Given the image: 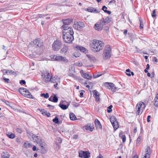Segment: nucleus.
I'll list each match as a JSON object with an SVG mask.
<instances>
[{
    "label": "nucleus",
    "instance_id": "1",
    "mask_svg": "<svg viewBox=\"0 0 158 158\" xmlns=\"http://www.w3.org/2000/svg\"><path fill=\"white\" fill-rule=\"evenodd\" d=\"M90 45L91 47L94 49V51L98 52L103 49L104 44L102 42L94 39Z\"/></svg>",
    "mask_w": 158,
    "mask_h": 158
},
{
    "label": "nucleus",
    "instance_id": "2",
    "mask_svg": "<svg viewBox=\"0 0 158 158\" xmlns=\"http://www.w3.org/2000/svg\"><path fill=\"white\" fill-rule=\"evenodd\" d=\"M31 44L33 47L38 48L40 51L43 49V41L40 39H36L32 41Z\"/></svg>",
    "mask_w": 158,
    "mask_h": 158
},
{
    "label": "nucleus",
    "instance_id": "3",
    "mask_svg": "<svg viewBox=\"0 0 158 158\" xmlns=\"http://www.w3.org/2000/svg\"><path fill=\"white\" fill-rule=\"evenodd\" d=\"M61 28L63 29V35H64V34L65 35L67 34L73 35L74 32L71 27H70L68 26L63 25Z\"/></svg>",
    "mask_w": 158,
    "mask_h": 158
},
{
    "label": "nucleus",
    "instance_id": "4",
    "mask_svg": "<svg viewBox=\"0 0 158 158\" xmlns=\"http://www.w3.org/2000/svg\"><path fill=\"white\" fill-rule=\"evenodd\" d=\"M111 49L110 46L107 45L104 50L103 55L104 59H106L110 58L111 56Z\"/></svg>",
    "mask_w": 158,
    "mask_h": 158
},
{
    "label": "nucleus",
    "instance_id": "5",
    "mask_svg": "<svg viewBox=\"0 0 158 158\" xmlns=\"http://www.w3.org/2000/svg\"><path fill=\"white\" fill-rule=\"evenodd\" d=\"M62 43L61 41L57 40L52 44V49L55 51H59L61 48Z\"/></svg>",
    "mask_w": 158,
    "mask_h": 158
},
{
    "label": "nucleus",
    "instance_id": "6",
    "mask_svg": "<svg viewBox=\"0 0 158 158\" xmlns=\"http://www.w3.org/2000/svg\"><path fill=\"white\" fill-rule=\"evenodd\" d=\"M145 107V104L142 102L138 103L136 105V109L137 110L136 114L138 115L141 114Z\"/></svg>",
    "mask_w": 158,
    "mask_h": 158
},
{
    "label": "nucleus",
    "instance_id": "7",
    "mask_svg": "<svg viewBox=\"0 0 158 158\" xmlns=\"http://www.w3.org/2000/svg\"><path fill=\"white\" fill-rule=\"evenodd\" d=\"M19 91L20 94L25 97L28 98H32V96L31 93L26 88H21L19 89Z\"/></svg>",
    "mask_w": 158,
    "mask_h": 158
},
{
    "label": "nucleus",
    "instance_id": "8",
    "mask_svg": "<svg viewBox=\"0 0 158 158\" xmlns=\"http://www.w3.org/2000/svg\"><path fill=\"white\" fill-rule=\"evenodd\" d=\"M63 39L65 42L69 44L72 43L74 39L73 35L70 34L63 35Z\"/></svg>",
    "mask_w": 158,
    "mask_h": 158
},
{
    "label": "nucleus",
    "instance_id": "9",
    "mask_svg": "<svg viewBox=\"0 0 158 158\" xmlns=\"http://www.w3.org/2000/svg\"><path fill=\"white\" fill-rule=\"evenodd\" d=\"M51 58L52 59H53L54 60L59 61H62L65 63H67L68 62V60L66 57L62 56H57L56 55H53L51 56Z\"/></svg>",
    "mask_w": 158,
    "mask_h": 158
},
{
    "label": "nucleus",
    "instance_id": "10",
    "mask_svg": "<svg viewBox=\"0 0 158 158\" xmlns=\"http://www.w3.org/2000/svg\"><path fill=\"white\" fill-rule=\"evenodd\" d=\"M110 120L114 130H117L118 127V124L116 118L114 116L110 117Z\"/></svg>",
    "mask_w": 158,
    "mask_h": 158
},
{
    "label": "nucleus",
    "instance_id": "11",
    "mask_svg": "<svg viewBox=\"0 0 158 158\" xmlns=\"http://www.w3.org/2000/svg\"><path fill=\"white\" fill-rule=\"evenodd\" d=\"M105 85L106 87H107L109 89L111 90L113 92H115L118 89V87L112 83L106 82L105 83Z\"/></svg>",
    "mask_w": 158,
    "mask_h": 158
},
{
    "label": "nucleus",
    "instance_id": "12",
    "mask_svg": "<svg viewBox=\"0 0 158 158\" xmlns=\"http://www.w3.org/2000/svg\"><path fill=\"white\" fill-rule=\"evenodd\" d=\"M85 27V24L82 22H77L73 25V27L76 29L79 30L83 29Z\"/></svg>",
    "mask_w": 158,
    "mask_h": 158
},
{
    "label": "nucleus",
    "instance_id": "13",
    "mask_svg": "<svg viewBox=\"0 0 158 158\" xmlns=\"http://www.w3.org/2000/svg\"><path fill=\"white\" fill-rule=\"evenodd\" d=\"M39 145H40V148L42 152L43 153H45L46 152V149L47 148V145L46 143L41 140V142H40L39 143Z\"/></svg>",
    "mask_w": 158,
    "mask_h": 158
},
{
    "label": "nucleus",
    "instance_id": "14",
    "mask_svg": "<svg viewBox=\"0 0 158 158\" xmlns=\"http://www.w3.org/2000/svg\"><path fill=\"white\" fill-rule=\"evenodd\" d=\"M90 153L88 151H81L79 153V156L81 158H88L90 157Z\"/></svg>",
    "mask_w": 158,
    "mask_h": 158
},
{
    "label": "nucleus",
    "instance_id": "15",
    "mask_svg": "<svg viewBox=\"0 0 158 158\" xmlns=\"http://www.w3.org/2000/svg\"><path fill=\"white\" fill-rule=\"evenodd\" d=\"M80 73L83 78L89 80L91 79V75L89 73L84 72L82 70H81Z\"/></svg>",
    "mask_w": 158,
    "mask_h": 158
},
{
    "label": "nucleus",
    "instance_id": "16",
    "mask_svg": "<svg viewBox=\"0 0 158 158\" xmlns=\"http://www.w3.org/2000/svg\"><path fill=\"white\" fill-rule=\"evenodd\" d=\"M42 76L43 78L44 81L46 82H48L49 81V80L51 76L49 73H44L42 74Z\"/></svg>",
    "mask_w": 158,
    "mask_h": 158
},
{
    "label": "nucleus",
    "instance_id": "17",
    "mask_svg": "<svg viewBox=\"0 0 158 158\" xmlns=\"http://www.w3.org/2000/svg\"><path fill=\"white\" fill-rule=\"evenodd\" d=\"M31 137L34 141L37 143H39V142L41 141V138L40 136L32 134L31 135Z\"/></svg>",
    "mask_w": 158,
    "mask_h": 158
},
{
    "label": "nucleus",
    "instance_id": "18",
    "mask_svg": "<svg viewBox=\"0 0 158 158\" xmlns=\"http://www.w3.org/2000/svg\"><path fill=\"white\" fill-rule=\"evenodd\" d=\"M109 19L108 17L105 18H102L100 21L99 23L103 27L104 25L107 24L109 23Z\"/></svg>",
    "mask_w": 158,
    "mask_h": 158
},
{
    "label": "nucleus",
    "instance_id": "19",
    "mask_svg": "<svg viewBox=\"0 0 158 158\" xmlns=\"http://www.w3.org/2000/svg\"><path fill=\"white\" fill-rule=\"evenodd\" d=\"M94 94V97L95 98V100L97 102H98L99 101V93L96 90H94L93 92Z\"/></svg>",
    "mask_w": 158,
    "mask_h": 158
},
{
    "label": "nucleus",
    "instance_id": "20",
    "mask_svg": "<svg viewBox=\"0 0 158 158\" xmlns=\"http://www.w3.org/2000/svg\"><path fill=\"white\" fill-rule=\"evenodd\" d=\"M84 128H85L87 131L89 130L92 131L94 128L93 125L91 126V125L89 123L85 125L84 127Z\"/></svg>",
    "mask_w": 158,
    "mask_h": 158
},
{
    "label": "nucleus",
    "instance_id": "21",
    "mask_svg": "<svg viewBox=\"0 0 158 158\" xmlns=\"http://www.w3.org/2000/svg\"><path fill=\"white\" fill-rule=\"evenodd\" d=\"M62 21L64 24L63 25L68 26V25L70 24L71 23L73 22V19H63Z\"/></svg>",
    "mask_w": 158,
    "mask_h": 158
},
{
    "label": "nucleus",
    "instance_id": "22",
    "mask_svg": "<svg viewBox=\"0 0 158 158\" xmlns=\"http://www.w3.org/2000/svg\"><path fill=\"white\" fill-rule=\"evenodd\" d=\"M68 49V46L66 44H64L63 47L61 49L60 52L61 54H64L66 53Z\"/></svg>",
    "mask_w": 158,
    "mask_h": 158
},
{
    "label": "nucleus",
    "instance_id": "23",
    "mask_svg": "<svg viewBox=\"0 0 158 158\" xmlns=\"http://www.w3.org/2000/svg\"><path fill=\"white\" fill-rule=\"evenodd\" d=\"M151 154V149L149 146H148L145 149L144 155L150 157Z\"/></svg>",
    "mask_w": 158,
    "mask_h": 158
},
{
    "label": "nucleus",
    "instance_id": "24",
    "mask_svg": "<svg viewBox=\"0 0 158 158\" xmlns=\"http://www.w3.org/2000/svg\"><path fill=\"white\" fill-rule=\"evenodd\" d=\"M94 123L95 127H96L97 129L102 128V126L100 122L98 119H95L94 121Z\"/></svg>",
    "mask_w": 158,
    "mask_h": 158
},
{
    "label": "nucleus",
    "instance_id": "25",
    "mask_svg": "<svg viewBox=\"0 0 158 158\" xmlns=\"http://www.w3.org/2000/svg\"><path fill=\"white\" fill-rule=\"evenodd\" d=\"M103 26L99 23H96L94 25L95 29L98 31H101L102 29Z\"/></svg>",
    "mask_w": 158,
    "mask_h": 158
},
{
    "label": "nucleus",
    "instance_id": "26",
    "mask_svg": "<svg viewBox=\"0 0 158 158\" xmlns=\"http://www.w3.org/2000/svg\"><path fill=\"white\" fill-rule=\"evenodd\" d=\"M154 105L155 106H158V94L156 95L154 99Z\"/></svg>",
    "mask_w": 158,
    "mask_h": 158
},
{
    "label": "nucleus",
    "instance_id": "27",
    "mask_svg": "<svg viewBox=\"0 0 158 158\" xmlns=\"http://www.w3.org/2000/svg\"><path fill=\"white\" fill-rule=\"evenodd\" d=\"M59 106L63 110H66L68 107V106L61 104V102L59 105Z\"/></svg>",
    "mask_w": 158,
    "mask_h": 158
},
{
    "label": "nucleus",
    "instance_id": "28",
    "mask_svg": "<svg viewBox=\"0 0 158 158\" xmlns=\"http://www.w3.org/2000/svg\"><path fill=\"white\" fill-rule=\"evenodd\" d=\"M2 158H9L10 155L9 153L7 152H3L2 154Z\"/></svg>",
    "mask_w": 158,
    "mask_h": 158
},
{
    "label": "nucleus",
    "instance_id": "29",
    "mask_svg": "<svg viewBox=\"0 0 158 158\" xmlns=\"http://www.w3.org/2000/svg\"><path fill=\"white\" fill-rule=\"evenodd\" d=\"M119 136L122 139L123 143L125 142L126 137L125 135H123L122 133H120L119 134Z\"/></svg>",
    "mask_w": 158,
    "mask_h": 158
},
{
    "label": "nucleus",
    "instance_id": "30",
    "mask_svg": "<svg viewBox=\"0 0 158 158\" xmlns=\"http://www.w3.org/2000/svg\"><path fill=\"white\" fill-rule=\"evenodd\" d=\"M107 9V7L105 6H104L102 7V10H103L105 12L108 13L109 15H110L111 13V12L110 11L107 10H106Z\"/></svg>",
    "mask_w": 158,
    "mask_h": 158
},
{
    "label": "nucleus",
    "instance_id": "31",
    "mask_svg": "<svg viewBox=\"0 0 158 158\" xmlns=\"http://www.w3.org/2000/svg\"><path fill=\"white\" fill-rule=\"evenodd\" d=\"M70 118L72 120H74L76 118V117L74 114L71 113L70 114Z\"/></svg>",
    "mask_w": 158,
    "mask_h": 158
},
{
    "label": "nucleus",
    "instance_id": "32",
    "mask_svg": "<svg viewBox=\"0 0 158 158\" xmlns=\"http://www.w3.org/2000/svg\"><path fill=\"white\" fill-rule=\"evenodd\" d=\"M6 135L10 139H13L15 137V134L12 133H8V134H6Z\"/></svg>",
    "mask_w": 158,
    "mask_h": 158
},
{
    "label": "nucleus",
    "instance_id": "33",
    "mask_svg": "<svg viewBox=\"0 0 158 158\" xmlns=\"http://www.w3.org/2000/svg\"><path fill=\"white\" fill-rule=\"evenodd\" d=\"M51 78H50L49 80V81L51 82L52 83H55L56 82V78L55 77H53V76L51 77Z\"/></svg>",
    "mask_w": 158,
    "mask_h": 158
},
{
    "label": "nucleus",
    "instance_id": "34",
    "mask_svg": "<svg viewBox=\"0 0 158 158\" xmlns=\"http://www.w3.org/2000/svg\"><path fill=\"white\" fill-rule=\"evenodd\" d=\"M76 48L79 50H80L82 52H84L85 51V48L80 46H78L76 47Z\"/></svg>",
    "mask_w": 158,
    "mask_h": 158
},
{
    "label": "nucleus",
    "instance_id": "35",
    "mask_svg": "<svg viewBox=\"0 0 158 158\" xmlns=\"http://www.w3.org/2000/svg\"><path fill=\"white\" fill-rule=\"evenodd\" d=\"M52 102H56L58 101V98L56 95H54L52 97Z\"/></svg>",
    "mask_w": 158,
    "mask_h": 158
},
{
    "label": "nucleus",
    "instance_id": "36",
    "mask_svg": "<svg viewBox=\"0 0 158 158\" xmlns=\"http://www.w3.org/2000/svg\"><path fill=\"white\" fill-rule=\"evenodd\" d=\"M9 71V70L8 69H3L2 70V72L3 73V75H5L7 74V75H8V72Z\"/></svg>",
    "mask_w": 158,
    "mask_h": 158
},
{
    "label": "nucleus",
    "instance_id": "37",
    "mask_svg": "<svg viewBox=\"0 0 158 158\" xmlns=\"http://www.w3.org/2000/svg\"><path fill=\"white\" fill-rule=\"evenodd\" d=\"M141 137L139 136L136 140V145L138 146L140 143Z\"/></svg>",
    "mask_w": 158,
    "mask_h": 158
},
{
    "label": "nucleus",
    "instance_id": "38",
    "mask_svg": "<svg viewBox=\"0 0 158 158\" xmlns=\"http://www.w3.org/2000/svg\"><path fill=\"white\" fill-rule=\"evenodd\" d=\"M41 96L45 98H47L49 97V94L48 93H46V94L43 93L41 94Z\"/></svg>",
    "mask_w": 158,
    "mask_h": 158
},
{
    "label": "nucleus",
    "instance_id": "39",
    "mask_svg": "<svg viewBox=\"0 0 158 158\" xmlns=\"http://www.w3.org/2000/svg\"><path fill=\"white\" fill-rule=\"evenodd\" d=\"M52 121L53 122L55 123H57L59 122V119L57 117H56L53 119Z\"/></svg>",
    "mask_w": 158,
    "mask_h": 158
},
{
    "label": "nucleus",
    "instance_id": "40",
    "mask_svg": "<svg viewBox=\"0 0 158 158\" xmlns=\"http://www.w3.org/2000/svg\"><path fill=\"white\" fill-rule=\"evenodd\" d=\"M112 105H111L108 107V109L107 110V112L109 113H110L112 111Z\"/></svg>",
    "mask_w": 158,
    "mask_h": 158
},
{
    "label": "nucleus",
    "instance_id": "41",
    "mask_svg": "<svg viewBox=\"0 0 158 158\" xmlns=\"http://www.w3.org/2000/svg\"><path fill=\"white\" fill-rule=\"evenodd\" d=\"M31 145L30 143H27V142H25L24 143V147L26 148H28L30 147Z\"/></svg>",
    "mask_w": 158,
    "mask_h": 158
},
{
    "label": "nucleus",
    "instance_id": "42",
    "mask_svg": "<svg viewBox=\"0 0 158 158\" xmlns=\"http://www.w3.org/2000/svg\"><path fill=\"white\" fill-rule=\"evenodd\" d=\"M48 15V14H45V15H44V14H38V15H37V17L39 18H43L45 16H46L47 15Z\"/></svg>",
    "mask_w": 158,
    "mask_h": 158
},
{
    "label": "nucleus",
    "instance_id": "43",
    "mask_svg": "<svg viewBox=\"0 0 158 158\" xmlns=\"http://www.w3.org/2000/svg\"><path fill=\"white\" fill-rule=\"evenodd\" d=\"M25 154L29 158L32 157V155L30 152L25 153Z\"/></svg>",
    "mask_w": 158,
    "mask_h": 158
},
{
    "label": "nucleus",
    "instance_id": "44",
    "mask_svg": "<svg viewBox=\"0 0 158 158\" xmlns=\"http://www.w3.org/2000/svg\"><path fill=\"white\" fill-rule=\"evenodd\" d=\"M87 10L90 12H93L94 11V8L93 7H90L87 9Z\"/></svg>",
    "mask_w": 158,
    "mask_h": 158
},
{
    "label": "nucleus",
    "instance_id": "45",
    "mask_svg": "<svg viewBox=\"0 0 158 158\" xmlns=\"http://www.w3.org/2000/svg\"><path fill=\"white\" fill-rule=\"evenodd\" d=\"M156 10H154L152 11V17H155L156 16V14H155L156 11Z\"/></svg>",
    "mask_w": 158,
    "mask_h": 158
},
{
    "label": "nucleus",
    "instance_id": "46",
    "mask_svg": "<svg viewBox=\"0 0 158 158\" xmlns=\"http://www.w3.org/2000/svg\"><path fill=\"white\" fill-rule=\"evenodd\" d=\"M3 79L4 80L5 82L7 83H8L9 82L10 80L8 78H6L5 77H3Z\"/></svg>",
    "mask_w": 158,
    "mask_h": 158
},
{
    "label": "nucleus",
    "instance_id": "47",
    "mask_svg": "<svg viewBox=\"0 0 158 158\" xmlns=\"http://www.w3.org/2000/svg\"><path fill=\"white\" fill-rule=\"evenodd\" d=\"M16 131L17 132L20 134L22 133V129L19 128H17Z\"/></svg>",
    "mask_w": 158,
    "mask_h": 158
},
{
    "label": "nucleus",
    "instance_id": "48",
    "mask_svg": "<svg viewBox=\"0 0 158 158\" xmlns=\"http://www.w3.org/2000/svg\"><path fill=\"white\" fill-rule=\"evenodd\" d=\"M102 75V74H100L99 73H98V74L96 75H94V78H96L100 76H101Z\"/></svg>",
    "mask_w": 158,
    "mask_h": 158
},
{
    "label": "nucleus",
    "instance_id": "49",
    "mask_svg": "<svg viewBox=\"0 0 158 158\" xmlns=\"http://www.w3.org/2000/svg\"><path fill=\"white\" fill-rule=\"evenodd\" d=\"M40 112H41V113H42V114L44 115H46V113H47V111H45L44 109H43V110H40Z\"/></svg>",
    "mask_w": 158,
    "mask_h": 158
},
{
    "label": "nucleus",
    "instance_id": "50",
    "mask_svg": "<svg viewBox=\"0 0 158 158\" xmlns=\"http://www.w3.org/2000/svg\"><path fill=\"white\" fill-rule=\"evenodd\" d=\"M15 73V72L14 71H12V70H9V71L8 72V75H9V74H11L12 75H14Z\"/></svg>",
    "mask_w": 158,
    "mask_h": 158
},
{
    "label": "nucleus",
    "instance_id": "51",
    "mask_svg": "<svg viewBox=\"0 0 158 158\" xmlns=\"http://www.w3.org/2000/svg\"><path fill=\"white\" fill-rule=\"evenodd\" d=\"M78 135H73V139H78Z\"/></svg>",
    "mask_w": 158,
    "mask_h": 158
},
{
    "label": "nucleus",
    "instance_id": "52",
    "mask_svg": "<svg viewBox=\"0 0 158 158\" xmlns=\"http://www.w3.org/2000/svg\"><path fill=\"white\" fill-rule=\"evenodd\" d=\"M56 140H58V143H61L62 142V139L60 137H58L56 139Z\"/></svg>",
    "mask_w": 158,
    "mask_h": 158
},
{
    "label": "nucleus",
    "instance_id": "53",
    "mask_svg": "<svg viewBox=\"0 0 158 158\" xmlns=\"http://www.w3.org/2000/svg\"><path fill=\"white\" fill-rule=\"evenodd\" d=\"M16 141L17 143H21V139L18 138L16 139Z\"/></svg>",
    "mask_w": 158,
    "mask_h": 158
},
{
    "label": "nucleus",
    "instance_id": "54",
    "mask_svg": "<svg viewBox=\"0 0 158 158\" xmlns=\"http://www.w3.org/2000/svg\"><path fill=\"white\" fill-rule=\"evenodd\" d=\"M152 61L153 62H157V58L155 57H153V58H152Z\"/></svg>",
    "mask_w": 158,
    "mask_h": 158
},
{
    "label": "nucleus",
    "instance_id": "55",
    "mask_svg": "<svg viewBox=\"0 0 158 158\" xmlns=\"http://www.w3.org/2000/svg\"><path fill=\"white\" fill-rule=\"evenodd\" d=\"M48 107H49L50 109L53 110L54 109V106L50 105L49 104H48L47 105Z\"/></svg>",
    "mask_w": 158,
    "mask_h": 158
},
{
    "label": "nucleus",
    "instance_id": "56",
    "mask_svg": "<svg viewBox=\"0 0 158 158\" xmlns=\"http://www.w3.org/2000/svg\"><path fill=\"white\" fill-rule=\"evenodd\" d=\"M69 76L71 77L74 78L75 77V74L73 73H70L69 74Z\"/></svg>",
    "mask_w": 158,
    "mask_h": 158
},
{
    "label": "nucleus",
    "instance_id": "57",
    "mask_svg": "<svg viewBox=\"0 0 158 158\" xmlns=\"http://www.w3.org/2000/svg\"><path fill=\"white\" fill-rule=\"evenodd\" d=\"M20 83L21 84H25L26 83V82L25 80H22L20 81Z\"/></svg>",
    "mask_w": 158,
    "mask_h": 158
},
{
    "label": "nucleus",
    "instance_id": "58",
    "mask_svg": "<svg viewBox=\"0 0 158 158\" xmlns=\"http://www.w3.org/2000/svg\"><path fill=\"white\" fill-rule=\"evenodd\" d=\"M56 146V149L57 150H59V149L60 147H59V145L57 143L56 144L55 146Z\"/></svg>",
    "mask_w": 158,
    "mask_h": 158
},
{
    "label": "nucleus",
    "instance_id": "59",
    "mask_svg": "<svg viewBox=\"0 0 158 158\" xmlns=\"http://www.w3.org/2000/svg\"><path fill=\"white\" fill-rule=\"evenodd\" d=\"M143 24L142 23H141V22H140V24L139 26V28L140 29H142L143 28Z\"/></svg>",
    "mask_w": 158,
    "mask_h": 158
},
{
    "label": "nucleus",
    "instance_id": "60",
    "mask_svg": "<svg viewBox=\"0 0 158 158\" xmlns=\"http://www.w3.org/2000/svg\"><path fill=\"white\" fill-rule=\"evenodd\" d=\"M151 116L150 115H148L147 117V121L148 122H149L150 121V119L151 118Z\"/></svg>",
    "mask_w": 158,
    "mask_h": 158
},
{
    "label": "nucleus",
    "instance_id": "61",
    "mask_svg": "<svg viewBox=\"0 0 158 158\" xmlns=\"http://www.w3.org/2000/svg\"><path fill=\"white\" fill-rule=\"evenodd\" d=\"M58 85V84L57 83H56V84L54 85V86L55 87V88L56 89H57L58 88L57 87V85Z\"/></svg>",
    "mask_w": 158,
    "mask_h": 158
},
{
    "label": "nucleus",
    "instance_id": "62",
    "mask_svg": "<svg viewBox=\"0 0 158 158\" xmlns=\"http://www.w3.org/2000/svg\"><path fill=\"white\" fill-rule=\"evenodd\" d=\"M93 12H94L95 13H98L99 12V11L98 10H97L96 9H94V11Z\"/></svg>",
    "mask_w": 158,
    "mask_h": 158
},
{
    "label": "nucleus",
    "instance_id": "63",
    "mask_svg": "<svg viewBox=\"0 0 158 158\" xmlns=\"http://www.w3.org/2000/svg\"><path fill=\"white\" fill-rule=\"evenodd\" d=\"M77 54L76 53H74L73 54V56H75V57H78V56H79V54H77Z\"/></svg>",
    "mask_w": 158,
    "mask_h": 158
},
{
    "label": "nucleus",
    "instance_id": "64",
    "mask_svg": "<svg viewBox=\"0 0 158 158\" xmlns=\"http://www.w3.org/2000/svg\"><path fill=\"white\" fill-rule=\"evenodd\" d=\"M150 157L149 156L144 155L143 156L142 158H150Z\"/></svg>",
    "mask_w": 158,
    "mask_h": 158
}]
</instances>
